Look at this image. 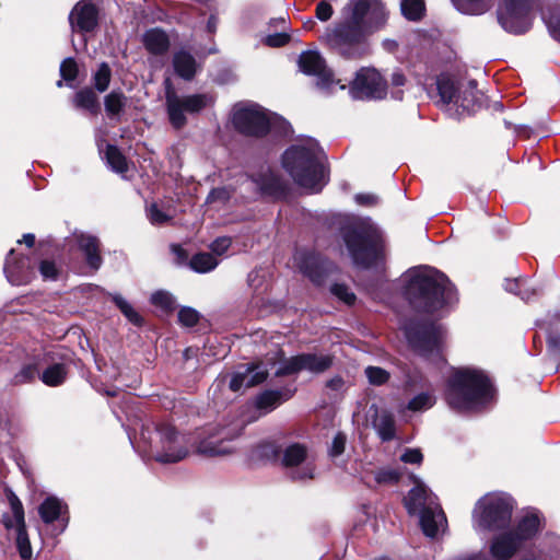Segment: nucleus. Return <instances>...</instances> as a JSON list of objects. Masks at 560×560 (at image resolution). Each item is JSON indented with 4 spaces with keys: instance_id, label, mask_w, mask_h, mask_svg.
<instances>
[{
    "instance_id": "f257e3e1",
    "label": "nucleus",
    "mask_w": 560,
    "mask_h": 560,
    "mask_svg": "<svg viewBox=\"0 0 560 560\" xmlns=\"http://www.w3.org/2000/svg\"><path fill=\"white\" fill-rule=\"evenodd\" d=\"M381 0H350L342 9V20L327 28L322 39L346 58L358 55L357 47L386 21Z\"/></svg>"
},
{
    "instance_id": "f03ea898",
    "label": "nucleus",
    "mask_w": 560,
    "mask_h": 560,
    "mask_svg": "<svg viewBox=\"0 0 560 560\" xmlns=\"http://www.w3.org/2000/svg\"><path fill=\"white\" fill-rule=\"evenodd\" d=\"M456 288L445 273L431 267L410 270L404 287V296L419 314L433 315L451 304Z\"/></svg>"
},
{
    "instance_id": "7ed1b4c3",
    "label": "nucleus",
    "mask_w": 560,
    "mask_h": 560,
    "mask_svg": "<svg viewBox=\"0 0 560 560\" xmlns=\"http://www.w3.org/2000/svg\"><path fill=\"white\" fill-rule=\"evenodd\" d=\"M339 234L354 267L370 270L385 262L386 243L373 224L345 222L339 226Z\"/></svg>"
},
{
    "instance_id": "20e7f679",
    "label": "nucleus",
    "mask_w": 560,
    "mask_h": 560,
    "mask_svg": "<svg viewBox=\"0 0 560 560\" xmlns=\"http://www.w3.org/2000/svg\"><path fill=\"white\" fill-rule=\"evenodd\" d=\"M493 396L490 378L480 370H455L446 383L445 399L452 409L463 411L486 404Z\"/></svg>"
},
{
    "instance_id": "39448f33",
    "label": "nucleus",
    "mask_w": 560,
    "mask_h": 560,
    "mask_svg": "<svg viewBox=\"0 0 560 560\" xmlns=\"http://www.w3.org/2000/svg\"><path fill=\"white\" fill-rule=\"evenodd\" d=\"M408 349L431 363L445 362L447 331L431 318L411 317L401 327Z\"/></svg>"
},
{
    "instance_id": "423d86ee",
    "label": "nucleus",
    "mask_w": 560,
    "mask_h": 560,
    "mask_svg": "<svg viewBox=\"0 0 560 560\" xmlns=\"http://www.w3.org/2000/svg\"><path fill=\"white\" fill-rule=\"evenodd\" d=\"M282 166L294 183L318 194L329 182V170L317 153L304 145H292L282 154Z\"/></svg>"
},
{
    "instance_id": "0eeeda50",
    "label": "nucleus",
    "mask_w": 560,
    "mask_h": 560,
    "mask_svg": "<svg viewBox=\"0 0 560 560\" xmlns=\"http://www.w3.org/2000/svg\"><path fill=\"white\" fill-rule=\"evenodd\" d=\"M475 511V522L480 529L488 532H499L510 526L514 510V500L512 497L498 493L490 494L478 501Z\"/></svg>"
},
{
    "instance_id": "6e6552de",
    "label": "nucleus",
    "mask_w": 560,
    "mask_h": 560,
    "mask_svg": "<svg viewBox=\"0 0 560 560\" xmlns=\"http://www.w3.org/2000/svg\"><path fill=\"white\" fill-rule=\"evenodd\" d=\"M438 90L447 112L458 116L476 113L483 104V94L474 81L456 86L450 79H440Z\"/></svg>"
},
{
    "instance_id": "1a4fd4ad",
    "label": "nucleus",
    "mask_w": 560,
    "mask_h": 560,
    "mask_svg": "<svg viewBox=\"0 0 560 560\" xmlns=\"http://www.w3.org/2000/svg\"><path fill=\"white\" fill-rule=\"evenodd\" d=\"M280 365L275 372L276 377L296 375L303 371L319 375L334 365L332 354H317L314 352H301L290 358L284 357V351L279 349Z\"/></svg>"
},
{
    "instance_id": "9d476101",
    "label": "nucleus",
    "mask_w": 560,
    "mask_h": 560,
    "mask_svg": "<svg viewBox=\"0 0 560 560\" xmlns=\"http://www.w3.org/2000/svg\"><path fill=\"white\" fill-rule=\"evenodd\" d=\"M271 112L252 102H240L232 110V122L236 130L249 137L261 138L268 133Z\"/></svg>"
},
{
    "instance_id": "9b49d317",
    "label": "nucleus",
    "mask_w": 560,
    "mask_h": 560,
    "mask_svg": "<svg viewBox=\"0 0 560 560\" xmlns=\"http://www.w3.org/2000/svg\"><path fill=\"white\" fill-rule=\"evenodd\" d=\"M213 97L209 94H194L188 96H178L167 89L166 105L171 124L175 128H182L186 122L184 113L196 114L205 107L213 104Z\"/></svg>"
},
{
    "instance_id": "f8f14e48",
    "label": "nucleus",
    "mask_w": 560,
    "mask_h": 560,
    "mask_svg": "<svg viewBox=\"0 0 560 560\" xmlns=\"http://www.w3.org/2000/svg\"><path fill=\"white\" fill-rule=\"evenodd\" d=\"M386 90V81L378 71L371 68L359 70L350 85V93L354 98H383Z\"/></svg>"
},
{
    "instance_id": "ddd939ff",
    "label": "nucleus",
    "mask_w": 560,
    "mask_h": 560,
    "mask_svg": "<svg viewBox=\"0 0 560 560\" xmlns=\"http://www.w3.org/2000/svg\"><path fill=\"white\" fill-rule=\"evenodd\" d=\"M299 67L304 73L317 77V86L327 93L332 92L335 86L340 83V81L334 80L331 71L327 69L325 59L318 51L302 52L299 58Z\"/></svg>"
},
{
    "instance_id": "4468645a",
    "label": "nucleus",
    "mask_w": 560,
    "mask_h": 560,
    "mask_svg": "<svg viewBox=\"0 0 560 560\" xmlns=\"http://www.w3.org/2000/svg\"><path fill=\"white\" fill-rule=\"evenodd\" d=\"M529 0H504L498 10V20L510 33H523L527 28Z\"/></svg>"
},
{
    "instance_id": "2eb2a0df",
    "label": "nucleus",
    "mask_w": 560,
    "mask_h": 560,
    "mask_svg": "<svg viewBox=\"0 0 560 560\" xmlns=\"http://www.w3.org/2000/svg\"><path fill=\"white\" fill-rule=\"evenodd\" d=\"M248 178L257 186V190L262 198L280 201L287 199L290 194L288 183L280 174L271 170L249 174Z\"/></svg>"
},
{
    "instance_id": "dca6fc26",
    "label": "nucleus",
    "mask_w": 560,
    "mask_h": 560,
    "mask_svg": "<svg viewBox=\"0 0 560 560\" xmlns=\"http://www.w3.org/2000/svg\"><path fill=\"white\" fill-rule=\"evenodd\" d=\"M5 494L11 508V512H13V516L15 518V546L18 552L21 559L30 560L32 558L33 550L26 528L24 506L22 501L11 489H7Z\"/></svg>"
},
{
    "instance_id": "f3484780",
    "label": "nucleus",
    "mask_w": 560,
    "mask_h": 560,
    "mask_svg": "<svg viewBox=\"0 0 560 560\" xmlns=\"http://www.w3.org/2000/svg\"><path fill=\"white\" fill-rule=\"evenodd\" d=\"M332 262L317 252H304L299 258L300 271L315 285H322L331 271Z\"/></svg>"
},
{
    "instance_id": "a211bd4d",
    "label": "nucleus",
    "mask_w": 560,
    "mask_h": 560,
    "mask_svg": "<svg viewBox=\"0 0 560 560\" xmlns=\"http://www.w3.org/2000/svg\"><path fill=\"white\" fill-rule=\"evenodd\" d=\"M156 429L161 436V442L163 443V452L156 455V462L162 464H172L184 459L187 456L188 451L185 447H179L175 451L173 446L178 438V431L176 428L167 423H162L159 424Z\"/></svg>"
},
{
    "instance_id": "6ab92c4d",
    "label": "nucleus",
    "mask_w": 560,
    "mask_h": 560,
    "mask_svg": "<svg viewBox=\"0 0 560 560\" xmlns=\"http://www.w3.org/2000/svg\"><path fill=\"white\" fill-rule=\"evenodd\" d=\"M240 434L241 432L230 434L225 429H221L217 433L210 434L208 438L201 440L197 445V452L208 457L231 454L234 451L231 442Z\"/></svg>"
},
{
    "instance_id": "aec40b11",
    "label": "nucleus",
    "mask_w": 560,
    "mask_h": 560,
    "mask_svg": "<svg viewBox=\"0 0 560 560\" xmlns=\"http://www.w3.org/2000/svg\"><path fill=\"white\" fill-rule=\"evenodd\" d=\"M14 254L15 250L12 248L5 258L3 270L7 279L14 285L27 284L33 277L30 258L24 255L13 257Z\"/></svg>"
},
{
    "instance_id": "412c9836",
    "label": "nucleus",
    "mask_w": 560,
    "mask_h": 560,
    "mask_svg": "<svg viewBox=\"0 0 560 560\" xmlns=\"http://www.w3.org/2000/svg\"><path fill=\"white\" fill-rule=\"evenodd\" d=\"M38 515L42 522L47 525L57 521L60 522L59 533L66 529L70 520L68 504L55 495H49L43 500L38 506Z\"/></svg>"
},
{
    "instance_id": "4be33fe9",
    "label": "nucleus",
    "mask_w": 560,
    "mask_h": 560,
    "mask_svg": "<svg viewBox=\"0 0 560 560\" xmlns=\"http://www.w3.org/2000/svg\"><path fill=\"white\" fill-rule=\"evenodd\" d=\"M69 22L73 31L91 32L98 23L96 7L88 1H79L71 10Z\"/></svg>"
},
{
    "instance_id": "5701e85b",
    "label": "nucleus",
    "mask_w": 560,
    "mask_h": 560,
    "mask_svg": "<svg viewBox=\"0 0 560 560\" xmlns=\"http://www.w3.org/2000/svg\"><path fill=\"white\" fill-rule=\"evenodd\" d=\"M545 518L538 513H527L518 520L513 528H510L522 546L534 539L544 528Z\"/></svg>"
},
{
    "instance_id": "b1692460",
    "label": "nucleus",
    "mask_w": 560,
    "mask_h": 560,
    "mask_svg": "<svg viewBox=\"0 0 560 560\" xmlns=\"http://www.w3.org/2000/svg\"><path fill=\"white\" fill-rule=\"evenodd\" d=\"M522 547L512 532L508 529L491 539L489 551L495 560H510Z\"/></svg>"
},
{
    "instance_id": "393cba45",
    "label": "nucleus",
    "mask_w": 560,
    "mask_h": 560,
    "mask_svg": "<svg viewBox=\"0 0 560 560\" xmlns=\"http://www.w3.org/2000/svg\"><path fill=\"white\" fill-rule=\"evenodd\" d=\"M296 388L284 387L280 389H266L259 393L255 399V407L258 410L270 412L284 401L294 396Z\"/></svg>"
},
{
    "instance_id": "a878e982",
    "label": "nucleus",
    "mask_w": 560,
    "mask_h": 560,
    "mask_svg": "<svg viewBox=\"0 0 560 560\" xmlns=\"http://www.w3.org/2000/svg\"><path fill=\"white\" fill-rule=\"evenodd\" d=\"M77 243L86 265L94 271L98 270L103 264L100 240L94 235L81 233L77 236Z\"/></svg>"
},
{
    "instance_id": "bb28decb",
    "label": "nucleus",
    "mask_w": 560,
    "mask_h": 560,
    "mask_svg": "<svg viewBox=\"0 0 560 560\" xmlns=\"http://www.w3.org/2000/svg\"><path fill=\"white\" fill-rule=\"evenodd\" d=\"M412 479L416 486L402 498V505L410 516L418 515L423 508H428L425 505L428 499L425 486L416 476H412Z\"/></svg>"
},
{
    "instance_id": "cd10ccee",
    "label": "nucleus",
    "mask_w": 560,
    "mask_h": 560,
    "mask_svg": "<svg viewBox=\"0 0 560 560\" xmlns=\"http://www.w3.org/2000/svg\"><path fill=\"white\" fill-rule=\"evenodd\" d=\"M372 424L382 442H390L396 438V421L390 411L384 410L380 417L376 412Z\"/></svg>"
},
{
    "instance_id": "c85d7f7f",
    "label": "nucleus",
    "mask_w": 560,
    "mask_h": 560,
    "mask_svg": "<svg viewBox=\"0 0 560 560\" xmlns=\"http://www.w3.org/2000/svg\"><path fill=\"white\" fill-rule=\"evenodd\" d=\"M106 149L104 151V160L106 162V165L114 172L122 177H125V174L129 171V164L126 155L121 152V150L110 143L106 142Z\"/></svg>"
},
{
    "instance_id": "c756f323",
    "label": "nucleus",
    "mask_w": 560,
    "mask_h": 560,
    "mask_svg": "<svg viewBox=\"0 0 560 560\" xmlns=\"http://www.w3.org/2000/svg\"><path fill=\"white\" fill-rule=\"evenodd\" d=\"M173 67L177 75L184 80H191L197 71V63L192 55L186 50L174 54Z\"/></svg>"
},
{
    "instance_id": "7c9ffc66",
    "label": "nucleus",
    "mask_w": 560,
    "mask_h": 560,
    "mask_svg": "<svg viewBox=\"0 0 560 560\" xmlns=\"http://www.w3.org/2000/svg\"><path fill=\"white\" fill-rule=\"evenodd\" d=\"M72 105L77 109L85 110L93 116L100 113L98 97L91 88H84L78 91L72 98Z\"/></svg>"
},
{
    "instance_id": "2f4dec72",
    "label": "nucleus",
    "mask_w": 560,
    "mask_h": 560,
    "mask_svg": "<svg viewBox=\"0 0 560 560\" xmlns=\"http://www.w3.org/2000/svg\"><path fill=\"white\" fill-rule=\"evenodd\" d=\"M69 368L62 362L50 363L42 373L40 381L49 387L61 386L68 378Z\"/></svg>"
},
{
    "instance_id": "473e14b6",
    "label": "nucleus",
    "mask_w": 560,
    "mask_h": 560,
    "mask_svg": "<svg viewBox=\"0 0 560 560\" xmlns=\"http://www.w3.org/2000/svg\"><path fill=\"white\" fill-rule=\"evenodd\" d=\"M40 378V362L36 357L33 362L24 363L21 369L12 376L10 383L13 386L31 384Z\"/></svg>"
},
{
    "instance_id": "72a5a7b5",
    "label": "nucleus",
    "mask_w": 560,
    "mask_h": 560,
    "mask_svg": "<svg viewBox=\"0 0 560 560\" xmlns=\"http://www.w3.org/2000/svg\"><path fill=\"white\" fill-rule=\"evenodd\" d=\"M144 47L154 55H161L168 49L170 40L165 32L152 28L143 35Z\"/></svg>"
},
{
    "instance_id": "f704fd0d",
    "label": "nucleus",
    "mask_w": 560,
    "mask_h": 560,
    "mask_svg": "<svg viewBox=\"0 0 560 560\" xmlns=\"http://www.w3.org/2000/svg\"><path fill=\"white\" fill-rule=\"evenodd\" d=\"M306 446L301 443H293L284 450L282 465L284 467H296L306 459Z\"/></svg>"
},
{
    "instance_id": "c9c22d12",
    "label": "nucleus",
    "mask_w": 560,
    "mask_h": 560,
    "mask_svg": "<svg viewBox=\"0 0 560 560\" xmlns=\"http://www.w3.org/2000/svg\"><path fill=\"white\" fill-rule=\"evenodd\" d=\"M218 259L211 253H197L195 254L188 266L198 273H206L213 270L218 266Z\"/></svg>"
},
{
    "instance_id": "e433bc0d",
    "label": "nucleus",
    "mask_w": 560,
    "mask_h": 560,
    "mask_svg": "<svg viewBox=\"0 0 560 560\" xmlns=\"http://www.w3.org/2000/svg\"><path fill=\"white\" fill-rule=\"evenodd\" d=\"M127 104L126 95L120 91H112L104 97V106L109 117L119 116Z\"/></svg>"
},
{
    "instance_id": "4c0bfd02",
    "label": "nucleus",
    "mask_w": 560,
    "mask_h": 560,
    "mask_svg": "<svg viewBox=\"0 0 560 560\" xmlns=\"http://www.w3.org/2000/svg\"><path fill=\"white\" fill-rule=\"evenodd\" d=\"M114 304L124 314V316L136 327H143L145 319L140 315L122 296L115 295L113 298Z\"/></svg>"
},
{
    "instance_id": "58836bf2",
    "label": "nucleus",
    "mask_w": 560,
    "mask_h": 560,
    "mask_svg": "<svg viewBox=\"0 0 560 560\" xmlns=\"http://www.w3.org/2000/svg\"><path fill=\"white\" fill-rule=\"evenodd\" d=\"M270 118L272 119H269L268 133L284 139L293 137L294 131L285 119L275 113H271Z\"/></svg>"
},
{
    "instance_id": "ea45409f",
    "label": "nucleus",
    "mask_w": 560,
    "mask_h": 560,
    "mask_svg": "<svg viewBox=\"0 0 560 560\" xmlns=\"http://www.w3.org/2000/svg\"><path fill=\"white\" fill-rule=\"evenodd\" d=\"M419 523L422 533L430 538H434L438 535L439 527L434 517V512L431 508H423L419 513Z\"/></svg>"
},
{
    "instance_id": "a19ab883",
    "label": "nucleus",
    "mask_w": 560,
    "mask_h": 560,
    "mask_svg": "<svg viewBox=\"0 0 560 560\" xmlns=\"http://www.w3.org/2000/svg\"><path fill=\"white\" fill-rule=\"evenodd\" d=\"M261 365H262L261 361L252 362V363L246 365L245 372L234 373L232 375L231 380H230L229 388L232 392L237 393V392H240L243 388V386L246 387V382H247V378H248V374H252V372H254L255 370L261 368Z\"/></svg>"
},
{
    "instance_id": "79ce46f5",
    "label": "nucleus",
    "mask_w": 560,
    "mask_h": 560,
    "mask_svg": "<svg viewBox=\"0 0 560 560\" xmlns=\"http://www.w3.org/2000/svg\"><path fill=\"white\" fill-rule=\"evenodd\" d=\"M112 70L106 62H102L92 77L93 84L100 93L105 92L110 83Z\"/></svg>"
},
{
    "instance_id": "37998d69",
    "label": "nucleus",
    "mask_w": 560,
    "mask_h": 560,
    "mask_svg": "<svg viewBox=\"0 0 560 560\" xmlns=\"http://www.w3.org/2000/svg\"><path fill=\"white\" fill-rule=\"evenodd\" d=\"M151 303L166 313H172L176 308L174 296L167 291H156L151 295Z\"/></svg>"
},
{
    "instance_id": "c03bdc74",
    "label": "nucleus",
    "mask_w": 560,
    "mask_h": 560,
    "mask_svg": "<svg viewBox=\"0 0 560 560\" xmlns=\"http://www.w3.org/2000/svg\"><path fill=\"white\" fill-rule=\"evenodd\" d=\"M401 12L408 20H419L424 12L423 0H401Z\"/></svg>"
},
{
    "instance_id": "a18cd8bd",
    "label": "nucleus",
    "mask_w": 560,
    "mask_h": 560,
    "mask_svg": "<svg viewBox=\"0 0 560 560\" xmlns=\"http://www.w3.org/2000/svg\"><path fill=\"white\" fill-rule=\"evenodd\" d=\"M330 293L347 306H353L357 302V295L346 283H332Z\"/></svg>"
},
{
    "instance_id": "49530a36",
    "label": "nucleus",
    "mask_w": 560,
    "mask_h": 560,
    "mask_svg": "<svg viewBox=\"0 0 560 560\" xmlns=\"http://www.w3.org/2000/svg\"><path fill=\"white\" fill-rule=\"evenodd\" d=\"M454 3L459 11L467 14H481L489 9L485 0H454Z\"/></svg>"
},
{
    "instance_id": "de8ad7c7",
    "label": "nucleus",
    "mask_w": 560,
    "mask_h": 560,
    "mask_svg": "<svg viewBox=\"0 0 560 560\" xmlns=\"http://www.w3.org/2000/svg\"><path fill=\"white\" fill-rule=\"evenodd\" d=\"M365 375L369 380V383L373 386H382L386 384L390 378L388 371L383 368L372 365L365 369Z\"/></svg>"
},
{
    "instance_id": "09e8293b",
    "label": "nucleus",
    "mask_w": 560,
    "mask_h": 560,
    "mask_svg": "<svg viewBox=\"0 0 560 560\" xmlns=\"http://www.w3.org/2000/svg\"><path fill=\"white\" fill-rule=\"evenodd\" d=\"M374 476L378 485H397L401 479V472L394 468H380Z\"/></svg>"
},
{
    "instance_id": "8fccbe9b",
    "label": "nucleus",
    "mask_w": 560,
    "mask_h": 560,
    "mask_svg": "<svg viewBox=\"0 0 560 560\" xmlns=\"http://www.w3.org/2000/svg\"><path fill=\"white\" fill-rule=\"evenodd\" d=\"M177 317L178 323L185 327H195L200 320L199 312L190 306L180 307Z\"/></svg>"
},
{
    "instance_id": "3c124183",
    "label": "nucleus",
    "mask_w": 560,
    "mask_h": 560,
    "mask_svg": "<svg viewBox=\"0 0 560 560\" xmlns=\"http://www.w3.org/2000/svg\"><path fill=\"white\" fill-rule=\"evenodd\" d=\"M432 406V398L428 393H420L412 397L407 405L411 411H421Z\"/></svg>"
},
{
    "instance_id": "603ef678",
    "label": "nucleus",
    "mask_w": 560,
    "mask_h": 560,
    "mask_svg": "<svg viewBox=\"0 0 560 560\" xmlns=\"http://www.w3.org/2000/svg\"><path fill=\"white\" fill-rule=\"evenodd\" d=\"M148 218L154 225H163L172 220V217L163 212L156 203H151L149 207Z\"/></svg>"
},
{
    "instance_id": "864d4df0",
    "label": "nucleus",
    "mask_w": 560,
    "mask_h": 560,
    "mask_svg": "<svg viewBox=\"0 0 560 560\" xmlns=\"http://www.w3.org/2000/svg\"><path fill=\"white\" fill-rule=\"evenodd\" d=\"M347 436L343 432L339 431L332 439L331 446L329 448V456L332 458L339 457L346 450Z\"/></svg>"
},
{
    "instance_id": "5fc2aeb1",
    "label": "nucleus",
    "mask_w": 560,
    "mask_h": 560,
    "mask_svg": "<svg viewBox=\"0 0 560 560\" xmlns=\"http://www.w3.org/2000/svg\"><path fill=\"white\" fill-rule=\"evenodd\" d=\"M39 272L45 280H57L59 269L54 260L44 259L39 262Z\"/></svg>"
},
{
    "instance_id": "6e6d98bb",
    "label": "nucleus",
    "mask_w": 560,
    "mask_h": 560,
    "mask_svg": "<svg viewBox=\"0 0 560 560\" xmlns=\"http://www.w3.org/2000/svg\"><path fill=\"white\" fill-rule=\"evenodd\" d=\"M231 191L226 187H215L212 188L208 194L206 202L213 203L219 201L222 203H226L231 199Z\"/></svg>"
},
{
    "instance_id": "4d7b16f0",
    "label": "nucleus",
    "mask_w": 560,
    "mask_h": 560,
    "mask_svg": "<svg viewBox=\"0 0 560 560\" xmlns=\"http://www.w3.org/2000/svg\"><path fill=\"white\" fill-rule=\"evenodd\" d=\"M60 74L66 81H73L78 75V66L74 59L67 58L60 65Z\"/></svg>"
},
{
    "instance_id": "13d9d810",
    "label": "nucleus",
    "mask_w": 560,
    "mask_h": 560,
    "mask_svg": "<svg viewBox=\"0 0 560 560\" xmlns=\"http://www.w3.org/2000/svg\"><path fill=\"white\" fill-rule=\"evenodd\" d=\"M290 40V35L287 31H281L276 34L267 35L264 39V43L269 47H282L287 45Z\"/></svg>"
},
{
    "instance_id": "bf43d9fd",
    "label": "nucleus",
    "mask_w": 560,
    "mask_h": 560,
    "mask_svg": "<svg viewBox=\"0 0 560 560\" xmlns=\"http://www.w3.org/2000/svg\"><path fill=\"white\" fill-rule=\"evenodd\" d=\"M400 460L406 464L421 465L423 462V454L420 448H406L400 456Z\"/></svg>"
},
{
    "instance_id": "052dcab7",
    "label": "nucleus",
    "mask_w": 560,
    "mask_h": 560,
    "mask_svg": "<svg viewBox=\"0 0 560 560\" xmlns=\"http://www.w3.org/2000/svg\"><path fill=\"white\" fill-rule=\"evenodd\" d=\"M232 245V240L228 236L217 237L211 244L210 249L215 255H223Z\"/></svg>"
},
{
    "instance_id": "680f3d73",
    "label": "nucleus",
    "mask_w": 560,
    "mask_h": 560,
    "mask_svg": "<svg viewBox=\"0 0 560 560\" xmlns=\"http://www.w3.org/2000/svg\"><path fill=\"white\" fill-rule=\"evenodd\" d=\"M268 376H269L268 371L266 369L265 370H260V368H259V369L255 370L254 372H252V374H248V378H247V382H246V387L250 388V387H255L257 385H260L265 381H267Z\"/></svg>"
},
{
    "instance_id": "e2e57ef3",
    "label": "nucleus",
    "mask_w": 560,
    "mask_h": 560,
    "mask_svg": "<svg viewBox=\"0 0 560 560\" xmlns=\"http://www.w3.org/2000/svg\"><path fill=\"white\" fill-rule=\"evenodd\" d=\"M547 349L553 354L560 353V331L550 330L546 337Z\"/></svg>"
},
{
    "instance_id": "0e129e2a",
    "label": "nucleus",
    "mask_w": 560,
    "mask_h": 560,
    "mask_svg": "<svg viewBox=\"0 0 560 560\" xmlns=\"http://www.w3.org/2000/svg\"><path fill=\"white\" fill-rule=\"evenodd\" d=\"M171 250L175 256L176 265H178V266L188 265L190 259H189V254H188L187 249H185L179 244H172Z\"/></svg>"
},
{
    "instance_id": "69168bd1",
    "label": "nucleus",
    "mask_w": 560,
    "mask_h": 560,
    "mask_svg": "<svg viewBox=\"0 0 560 560\" xmlns=\"http://www.w3.org/2000/svg\"><path fill=\"white\" fill-rule=\"evenodd\" d=\"M354 201L362 207H374L378 203V197L370 192H359L354 195Z\"/></svg>"
},
{
    "instance_id": "338daca9",
    "label": "nucleus",
    "mask_w": 560,
    "mask_h": 560,
    "mask_svg": "<svg viewBox=\"0 0 560 560\" xmlns=\"http://www.w3.org/2000/svg\"><path fill=\"white\" fill-rule=\"evenodd\" d=\"M332 13V7L326 0L320 1L316 7V18L320 21H328Z\"/></svg>"
},
{
    "instance_id": "774afa93",
    "label": "nucleus",
    "mask_w": 560,
    "mask_h": 560,
    "mask_svg": "<svg viewBox=\"0 0 560 560\" xmlns=\"http://www.w3.org/2000/svg\"><path fill=\"white\" fill-rule=\"evenodd\" d=\"M516 137H521V138H538L539 140L544 139V138H548L549 136L548 135H541L526 126H520L517 129H516Z\"/></svg>"
}]
</instances>
